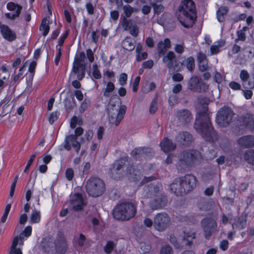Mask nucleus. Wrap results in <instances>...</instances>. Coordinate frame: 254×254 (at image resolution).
I'll use <instances>...</instances> for the list:
<instances>
[{
	"instance_id": "1",
	"label": "nucleus",
	"mask_w": 254,
	"mask_h": 254,
	"mask_svg": "<svg viewBox=\"0 0 254 254\" xmlns=\"http://www.w3.org/2000/svg\"><path fill=\"white\" fill-rule=\"evenodd\" d=\"M194 128L207 141L213 142L217 139V133L212 127L209 113L205 106L196 114Z\"/></svg>"
},
{
	"instance_id": "2",
	"label": "nucleus",
	"mask_w": 254,
	"mask_h": 254,
	"mask_svg": "<svg viewBox=\"0 0 254 254\" xmlns=\"http://www.w3.org/2000/svg\"><path fill=\"white\" fill-rule=\"evenodd\" d=\"M178 19L186 28L191 27L196 18L195 4L192 0H182L178 8Z\"/></svg>"
},
{
	"instance_id": "3",
	"label": "nucleus",
	"mask_w": 254,
	"mask_h": 254,
	"mask_svg": "<svg viewBox=\"0 0 254 254\" xmlns=\"http://www.w3.org/2000/svg\"><path fill=\"white\" fill-rule=\"evenodd\" d=\"M200 153L196 150H188L179 155L178 169L182 171L198 163L201 159Z\"/></svg>"
},
{
	"instance_id": "4",
	"label": "nucleus",
	"mask_w": 254,
	"mask_h": 254,
	"mask_svg": "<svg viewBox=\"0 0 254 254\" xmlns=\"http://www.w3.org/2000/svg\"><path fill=\"white\" fill-rule=\"evenodd\" d=\"M126 110V106L122 105L121 102H114L112 98L107 107L109 123L112 125L118 126L124 118Z\"/></svg>"
},
{
	"instance_id": "5",
	"label": "nucleus",
	"mask_w": 254,
	"mask_h": 254,
	"mask_svg": "<svg viewBox=\"0 0 254 254\" xmlns=\"http://www.w3.org/2000/svg\"><path fill=\"white\" fill-rule=\"evenodd\" d=\"M136 212V207L133 203L125 202L117 205L115 208L113 215L117 220L127 221L133 218Z\"/></svg>"
},
{
	"instance_id": "6",
	"label": "nucleus",
	"mask_w": 254,
	"mask_h": 254,
	"mask_svg": "<svg viewBox=\"0 0 254 254\" xmlns=\"http://www.w3.org/2000/svg\"><path fill=\"white\" fill-rule=\"evenodd\" d=\"M86 190L90 195L98 197L105 190L104 183L98 178H91L87 182Z\"/></svg>"
},
{
	"instance_id": "7",
	"label": "nucleus",
	"mask_w": 254,
	"mask_h": 254,
	"mask_svg": "<svg viewBox=\"0 0 254 254\" xmlns=\"http://www.w3.org/2000/svg\"><path fill=\"white\" fill-rule=\"evenodd\" d=\"M234 113L229 107L221 108L216 116V123L221 127H227L232 122Z\"/></svg>"
},
{
	"instance_id": "8",
	"label": "nucleus",
	"mask_w": 254,
	"mask_h": 254,
	"mask_svg": "<svg viewBox=\"0 0 254 254\" xmlns=\"http://www.w3.org/2000/svg\"><path fill=\"white\" fill-rule=\"evenodd\" d=\"M162 62L166 64L170 72L180 71L184 67L183 63L176 59V55L172 51H169L163 57Z\"/></svg>"
},
{
	"instance_id": "9",
	"label": "nucleus",
	"mask_w": 254,
	"mask_h": 254,
	"mask_svg": "<svg viewBox=\"0 0 254 254\" xmlns=\"http://www.w3.org/2000/svg\"><path fill=\"white\" fill-rule=\"evenodd\" d=\"M187 85L189 89L194 92H204L208 89V85L200 77L196 75H193L190 78Z\"/></svg>"
},
{
	"instance_id": "10",
	"label": "nucleus",
	"mask_w": 254,
	"mask_h": 254,
	"mask_svg": "<svg viewBox=\"0 0 254 254\" xmlns=\"http://www.w3.org/2000/svg\"><path fill=\"white\" fill-rule=\"evenodd\" d=\"M170 218L166 213H159L154 218L153 226L154 228L158 231H164L169 225Z\"/></svg>"
},
{
	"instance_id": "11",
	"label": "nucleus",
	"mask_w": 254,
	"mask_h": 254,
	"mask_svg": "<svg viewBox=\"0 0 254 254\" xmlns=\"http://www.w3.org/2000/svg\"><path fill=\"white\" fill-rule=\"evenodd\" d=\"M201 226L204 232V237L209 239L210 237L217 232L216 222L210 218H205L201 221Z\"/></svg>"
},
{
	"instance_id": "12",
	"label": "nucleus",
	"mask_w": 254,
	"mask_h": 254,
	"mask_svg": "<svg viewBox=\"0 0 254 254\" xmlns=\"http://www.w3.org/2000/svg\"><path fill=\"white\" fill-rule=\"evenodd\" d=\"M175 116L180 124L183 126H187L190 124L193 119L191 112L187 109L177 110Z\"/></svg>"
},
{
	"instance_id": "13",
	"label": "nucleus",
	"mask_w": 254,
	"mask_h": 254,
	"mask_svg": "<svg viewBox=\"0 0 254 254\" xmlns=\"http://www.w3.org/2000/svg\"><path fill=\"white\" fill-rule=\"evenodd\" d=\"M131 155L136 160L150 158L154 155L153 150L150 147H138L131 151Z\"/></svg>"
},
{
	"instance_id": "14",
	"label": "nucleus",
	"mask_w": 254,
	"mask_h": 254,
	"mask_svg": "<svg viewBox=\"0 0 254 254\" xmlns=\"http://www.w3.org/2000/svg\"><path fill=\"white\" fill-rule=\"evenodd\" d=\"M55 246L57 252L61 254H64L68 248L67 241L64 234L59 232L57 235L56 239L55 241Z\"/></svg>"
},
{
	"instance_id": "15",
	"label": "nucleus",
	"mask_w": 254,
	"mask_h": 254,
	"mask_svg": "<svg viewBox=\"0 0 254 254\" xmlns=\"http://www.w3.org/2000/svg\"><path fill=\"white\" fill-rule=\"evenodd\" d=\"M63 146L67 151L70 150L71 146L75 149L76 152H78L81 147L80 143L77 141L76 136L70 134L66 136L64 140Z\"/></svg>"
},
{
	"instance_id": "16",
	"label": "nucleus",
	"mask_w": 254,
	"mask_h": 254,
	"mask_svg": "<svg viewBox=\"0 0 254 254\" xmlns=\"http://www.w3.org/2000/svg\"><path fill=\"white\" fill-rule=\"evenodd\" d=\"M179 178L183 181L182 184L187 193L191 191L195 187L196 180L193 175L188 174Z\"/></svg>"
},
{
	"instance_id": "17",
	"label": "nucleus",
	"mask_w": 254,
	"mask_h": 254,
	"mask_svg": "<svg viewBox=\"0 0 254 254\" xmlns=\"http://www.w3.org/2000/svg\"><path fill=\"white\" fill-rule=\"evenodd\" d=\"M7 9L12 12L6 13L5 16L11 20L14 19L19 16L22 10V6L19 4H15L13 2H9L6 5Z\"/></svg>"
},
{
	"instance_id": "18",
	"label": "nucleus",
	"mask_w": 254,
	"mask_h": 254,
	"mask_svg": "<svg viewBox=\"0 0 254 254\" xmlns=\"http://www.w3.org/2000/svg\"><path fill=\"white\" fill-rule=\"evenodd\" d=\"M167 197L164 195H160L150 201V206L152 210L161 209L167 205Z\"/></svg>"
},
{
	"instance_id": "19",
	"label": "nucleus",
	"mask_w": 254,
	"mask_h": 254,
	"mask_svg": "<svg viewBox=\"0 0 254 254\" xmlns=\"http://www.w3.org/2000/svg\"><path fill=\"white\" fill-rule=\"evenodd\" d=\"M175 139L178 143L184 146L189 145L193 140L192 135L188 131L180 132L176 136Z\"/></svg>"
},
{
	"instance_id": "20",
	"label": "nucleus",
	"mask_w": 254,
	"mask_h": 254,
	"mask_svg": "<svg viewBox=\"0 0 254 254\" xmlns=\"http://www.w3.org/2000/svg\"><path fill=\"white\" fill-rule=\"evenodd\" d=\"M183 181L179 178H176L170 186V189L177 195H183L187 193L182 184Z\"/></svg>"
},
{
	"instance_id": "21",
	"label": "nucleus",
	"mask_w": 254,
	"mask_h": 254,
	"mask_svg": "<svg viewBox=\"0 0 254 254\" xmlns=\"http://www.w3.org/2000/svg\"><path fill=\"white\" fill-rule=\"evenodd\" d=\"M71 204L73 210L78 211L82 210L83 207L86 205V203L83 201L81 194L76 193L71 200Z\"/></svg>"
},
{
	"instance_id": "22",
	"label": "nucleus",
	"mask_w": 254,
	"mask_h": 254,
	"mask_svg": "<svg viewBox=\"0 0 254 254\" xmlns=\"http://www.w3.org/2000/svg\"><path fill=\"white\" fill-rule=\"evenodd\" d=\"M239 121L251 130H254V115L247 114L239 117Z\"/></svg>"
},
{
	"instance_id": "23",
	"label": "nucleus",
	"mask_w": 254,
	"mask_h": 254,
	"mask_svg": "<svg viewBox=\"0 0 254 254\" xmlns=\"http://www.w3.org/2000/svg\"><path fill=\"white\" fill-rule=\"evenodd\" d=\"M116 165H119L118 170H122L123 172H127L131 174L133 171L132 166L129 163L127 158H122L116 161L112 166H115Z\"/></svg>"
},
{
	"instance_id": "24",
	"label": "nucleus",
	"mask_w": 254,
	"mask_h": 254,
	"mask_svg": "<svg viewBox=\"0 0 254 254\" xmlns=\"http://www.w3.org/2000/svg\"><path fill=\"white\" fill-rule=\"evenodd\" d=\"M171 44L170 39L166 38L164 40L161 41L157 44V50L159 56H165L167 49L171 48Z\"/></svg>"
},
{
	"instance_id": "25",
	"label": "nucleus",
	"mask_w": 254,
	"mask_h": 254,
	"mask_svg": "<svg viewBox=\"0 0 254 254\" xmlns=\"http://www.w3.org/2000/svg\"><path fill=\"white\" fill-rule=\"evenodd\" d=\"M239 144L245 148L254 146V136L245 135L240 137L238 140Z\"/></svg>"
},
{
	"instance_id": "26",
	"label": "nucleus",
	"mask_w": 254,
	"mask_h": 254,
	"mask_svg": "<svg viewBox=\"0 0 254 254\" xmlns=\"http://www.w3.org/2000/svg\"><path fill=\"white\" fill-rule=\"evenodd\" d=\"M1 33L3 37L6 40L9 41H12L14 40L16 38L15 33L12 31L7 26H1Z\"/></svg>"
},
{
	"instance_id": "27",
	"label": "nucleus",
	"mask_w": 254,
	"mask_h": 254,
	"mask_svg": "<svg viewBox=\"0 0 254 254\" xmlns=\"http://www.w3.org/2000/svg\"><path fill=\"white\" fill-rule=\"evenodd\" d=\"M159 187L158 184L151 183L144 189L145 195L147 197L156 196L159 191Z\"/></svg>"
},
{
	"instance_id": "28",
	"label": "nucleus",
	"mask_w": 254,
	"mask_h": 254,
	"mask_svg": "<svg viewBox=\"0 0 254 254\" xmlns=\"http://www.w3.org/2000/svg\"><path fill=\"white\" fill-rule=\"evenodd\" d=\"M160 146L161 149L165 152L173 151L176 147V145L171 140L167 138H164V139L160 142Z\"/></svg>"
},
{
	"instance_id": "29",
	"label": "nucleus",
	"mask_w": 254,
	"mask_h": 254,
	"mask_svg": "<svg viewBox=\"0 0 254 254\" xmlns=\"http://www.w3.org/2000/svg\"><path fill=\"white\" fill-rule=\"evenodd\" d=\"M72 71L77 75L78 80H82L85 74V64H73Z\"/></svg>"
},
{
	"instance_id": "30",
	"label": "nucleus",
	"mask_w": 254,
	"mask_h": 254,
	"mask_svg": "<svg viewBox=\"0 0 254 254\" xmlns=\"http://www.w3.org/2000/svg\"><path fill=\"white\" fill-rule=\"evenodd\" d=\"M119 165H116L115 166H112L110 168V174L111 177L115 180H120L125 175L129 174L127 172H123L122 170H118Z\"/></svg>"
},
{
	"instance_id": "31",
	"label": "nucleus",
	"mask_w": 254,
	"mask_h": 254,
	"mask_svg": "<svg viewBox=\"0 0 254 254\" xmlns=\"http://www.w3.org/2000/svg\"><path fill=\"white\" fill-rule=\"evenodd\" d=\"M135 41L130 37H126L122 42V47L128 51H132L135 48Z\"/></svg>"
},
{
	"instance_id": "32",
	"label": "nucleus",
	"mask_w": 254,
	"mask_h": 254,
	"mask_svg": "<svg viewBox=\"0 0 254 254\" xmlns=\"http://www.w3.org/2000/svg\"><path fill=\"white\" fill-rule=\"evenodd\" d=\"M247 214L246 213H242L239 217L237 218V221L234 224H233V227L234 225L237 226L239 229H243L245 228L247 223Z\"/></svg>"
},
{
	"instance_id": "33",
	"label": "nucleus",
	"mask_w": 254,
	"mask_h": 254,
	"mask_svg": "<svg viewBox=\"0 0 254 254\" xmlns=\"http://www.w3.org/2000/svg\"><path fill=\"white\" fill-rule=\"evenodd\" d=\"M18 243V236H16L13 240L12 245L10 247L9 254H22L21 250L19 248H16Z\"/></svg>"
},
{
	"instance_id": "34",
	"label": "nucleus",
	"mask_w": 254,
	"mask_h": 254,
	"mask_svg": "<svg viewBox=\"0 0 254 254\" xmlns=\"http://www.w3.org/2000/svg\"><path fill=\"white\" fill-rule=\"evenodd\" d=\"M49 24V21L46 18L43 19L40 27V30L42 31V34L44 37L47 35L50 30Z\"/></svg>"
},
{
	"instance_id": "35",
	"label": "nucleus",
	"mask_w": 254,
	"mask_h": 254,
	"mask_svg": "<svg viewBox=\"0 0 254 254\" xmlns=\"http://www.w3.org/2000/svg\"><path fill=\"white\" fill-rule=\"evenodd\" d=\"M150 5L153 7V12L155 15H159L164 11V6L161 3L158 2H150Z\"/></svg>"
},
{
	"instance_id": "36",
	"label": "nucleus",
	"mask_w": 254,
	"mask_h": 254,
	"mask_svg": "<svg viewBox=\"0 0 254 254\" xmlns=\"http://www.w3.org/2000/svg\"><path fill=\"white\" fill-rule=\"evenodd\" d=\"M123 10L125 14L124 17H126V18L130 17L132 13L137 12L138 11V9L137 8L132 7L129 4L123 6Z\"/></svg>"
},
{
	"instance_id": "37",
	"label": "nucleus",
	"mask_w": 254,
	"mask_h": 254,
	"mask_svg": "<svg viewBox=\"0 0 254 254\" xmlns=\"http://www.w3.org/2000/svg\"><path fill=\"white\" fill-rule=\"evenodd\" d=\"M244 158L249 164L254 165V150H249L245 152Z\"/></svg>"
},
{
	"instance_id": "38",
	"label": "nucleus",
	"mask_w": 254,
	"mask_h": 254,
	"mask_svg": "<svg viewBox=\"0 0 254 254\" xmlns=\"http://www.w3.org/2000/svg\"><path fill=\"white\" fill-rule=\"evenodd\" d=\"M228 12L227 7H221L217 11V19L219 22H223L225 19V16Z\"/></svg>"
},
{
	"instance_id": "39",
	"label": "nucleus",
	"mask_w": 254,
	"mask_h": 254,
	"mask_svg": "<svg viewBox=\"0 0 254 254\" xmlns=\"http://www.w3.org/2000/svg\"><path fill=\"white\" fill-rule=\"evenodd\" d=\"M115 89L114 84L112 82H109L106 86V88L104 89L103 95L105 97H109L111 95V93Z\"/></svg>"
},
{
	"instance_id": "40",
	"label": "nucleus",
	"mask_w": 254,
	"mask_h": 254,
	"mask_svg": "<svg viewBox=\"0 0 254 254\" xmlns=\"http://www.w3.org/2000/svg\"><path fill=\"white\" fill-rule=\"evenodd\" d=\"M186 67L188 70L192 71L195 67L194 59L192 57H189L186 60Z\"/></svg>"
},
{
	"instance_id": "41",
	"label": "nucleus",
	"mask_w": 254,
	"mask_h": 254,
	"mask_svg": "<svg viewBox=\"0 0 254 254\" xmlns=\"http://www.w3.org/2000/svg\"><path fill=\"white\" fill-rule=\"evenodd\" d=\"M85 54L84 52H81L79 53L78 57H75L74 58L73 64H85Z\"/></svg>"
},
{
	"instance_id": "42",
	"label": "nucleus",
	"mask_w": 254,
	"mask_h": 254,
	"mask_svg": "<svg viewBox=\"0 0 254 254\" xmlns=\"http://www.w3.org/2000/svg\"><path fill=\"white\" fill-rule=\"evenodd\" d=\"M240 78L244 83V86L245 88H251V85L249 87L247 86L246 85V82L249 78V74L246 70H243L241 71L240 73Z\"/></svg>"
},
{
	"instance_id": "43",
	"label": "nucleus",
	"mask_w": 254,
	"mask_h": 254,
	"mask_svg": "<svg viewBox=\"0 0 254 254\" xmlns=\"http://www.w3.org/2000/svg\"><path fill=\"white\" fill-rule=\"evenodd\" d=\"M116 246L115 243L112 241H108L106 246L104 247V249L105 252L107 254H110L113 251Z\"/></svg>"
},
{
	"instance_id": "44",
	"label": "nucleus",
	"mask_w": 254,
	"mask_h": 254,
	"mask_svg": "<svg viewBox=\"0 0 254 254\" xmlns=\"http://www.w3.org/2000/svg\"><path fill=\"white\" fill-rule=\"evenodd\" d=\"M30 220L32 223H38L40 220V213L37 210L34 211L31 214Z\"/></svg>"
},
{
	"instance_id": "45",
	"label": "nucleus",
	"mask_w": 254,
	"mask_h": 254,
	"mask_svg": "<svg viewBox=\"0 0 254 254\" xmlns=\"http://www.w3.org/2000/svg\"><path fill=\"white\" fill-rule=\"evenodd\" d=\"M133 25L132 20L127 19L126 17H124L123 19V26L125 30H128L129 27H131Z\"/></svg>"
},
{
	"instance_id": "46",
	"label": "nucleus",
	"mask_w": 254,
	"mask_h": 254,
	"mask_svg": "<svg viewBox=\"0 0 254 254\" xmlns=\"http://www.w3.org/2000/svg\"><path fill=\"white\" fill-rule=\"evenodd\" d=\"M194 238H195L194 233H186L185 232L184 240H186L188 242L186 244V245L190 246L192 244L191 240L193 239H194Z\"/></svg>"
},
{
	"instance_id": "47",
	"label": "nucleus",
	"mask_w": 254,
	"mask_h": 254,
	"mask_svg": "<svg viewBox=\"0 0 254 254\" xmlns=\"http://www.w3.org/2000/svg\"><path fill=\"white\" fill-rule=\"evenodd\" d=\"M199 70L201 72L207 70L209 68L208 65V61H203L198 63Z\"/></svg>"
},
{
	"instance_id": "48",
	"label": "nucleus",
	"mask_w": 254,
	"mask_h": 254,
	"mask_svg": "<svg viewBox=\"0 0 254 254\" xmlns=\"http://www.w3.org/2000/svg\"><path fill=\"white\" fill-rule=\"evenodd\" d=\"M160 254H173V252L170 246L166 245L162 248Z\"/></svg>"
},
{
	"instance_id": "49",
	"label": "nucleus",
	"mask_w": 254,
	"mask_h": 254,
	"mask_svg": "<svg viewBox=\"0 0 254 254\" xmlns=\"http://www.w3.org/2000/svg\"><path fill=\"white\" fill-rule=\"evenodd\" d=\"M38 153L36 152V154L31 155V156L30 157L29 160H28L27 165L26 166L24 170V173H28L29 168H30V166L31 165V164H32V163L36 156V154H38Z\"/></svg>"
},
{
	"instance_id": "50",
	"label": "nucleus",
	"mask_w": 254,
	"mask_h": 254,
	"mask_svg": "<svg viewBox=\"0 0 254 254\" xmlns=\"http://www.w3.org/2000/svg\"><path fill=\"white\" fill-rule=\"evenodd\" d=\"M238 38L235 40V42L238 43L239 40L244 41L246 40V35L243 30L237 31Z\"/></svg>"
},
{
	"instance_id": "51",
	"label": "nucleus",
	"mask_w": 254,
	"mask_h": 254,
	"mask_svg": "<svg viewBox=\"0 0 254 254\" xmlns=\"http://www.w3.org/2000/svg\"><path fill=\"white\" fill-rule=\"evenodd\" d=\"M130 34L133 37H136L138 36L139 30L136 25H133L131 27H129L128 29Z\"/></svg>"
},
{
	"instance_id": "52",
	"label": "nucleus",
	"mask_w": 254,
	"mask_h": 254,
	"mask_svg": "<svg viewBox=\"0 0 254 254\" xmlns=\"http://www.w3.org/2000/svg\"><path fill=\"white\" fill-rule=\"evenodd\" d=\"M157 99H154L151 102L150 108H149V112L151 114H154L155 112L157 111Z\"/></svg>"
},
{
	"instance_id": "53",
	"label": "nucleus",
	"mask_w": 254,
	"mask_h": 254,
	"mask_svg": "<svg viewBox=\"0 0 254 254\" xmlns=\"http://www.w3.org/2000/svg\"><path fill=\"white\" fill-rule=\"evenodd\" d=\"M172 78L174 82H181L183 80L184 76L180 73H176L173 74Z\"/></svg>"
},
{
	"instance_id": "54",
	"label": "nucleus",
	"mask_w": 254,
	"mask_h": 254,
	"mask_svg": "<svg viewBox=\"0 0 254 254\" xmlns=\"http://www.w3.org/2000/svg\"><path fill=\"white\" fill-rule=\"evenodd\" d=\"M93 75L95 78L96 79H100L101 77V74L98 69V67L97 64H94L93 66Z\"/></svg>"
},
{
	"instance_id": "55",
	"label": "nucleus",
	"mask_w": 254,
	"mask_h": 254,
	"mask_svg": "<svg viewBox=\"0 0 254 254\" xmlns=\"http://www.w3.org/2000/svg\"><path fill=\"white\" fill-rule=\"evenodd\" d=\"M86 240V238L84 235L82 234H80L79 236V238L77 240V243L79 247H82L84 245V242Z\"/></svg>"
},
{
	"instance_id": "56",
	"label": "nucleus",
	"mask_w": 254,
	"mask_h": 254,
	"mask_svg": "<svg viewBox=\"0 0 254 254\" xmlns=\"http://www.w3.org/2000/svg\"><path fill=\"white\" fill-rule=\"evenodd\" d=\"M196 57L198 63L202 62L203 61H208L206 55L201 52L197 53Z\"/></svg>"
},
{
	"instance_id": "57",
	"label": "nucleus",
	"mask_w": 254,
	"mask_h": 254,
	"mask_svg": "<svg viewBox=\"0 0 254 254\" xmlns=\"http://www.w3.org/2000/svg\"><path fill=\"white\" fill-rule=\"evenodd\" d=\"M127 74L125 73H122L120 74L119 82L121 85H124L127 83Z\"/></svg>"
},
{
	"instance_id": "58",
	"label": "nucleus",
	"mask_w": 254,
	"mask_h": 254,
	"mask_svg": "<svg viewBox=\"0 0 254 254\" xmlns=\"http://www.w3.org/2000/svg\"><path fill=\"white\" fill-rule=\"evenodd\" d=\"M140 79V78L139 76H137L134 79V80L133 83V86H132V90L134 92H136L138 89V87L139 85Z\"/></svg>"
},
{
	"instance_id": "59",
	"label": "nucleus",
	"mask_w": 254,
	"mask_h": 254,
	"mask_svg": "<svg viewBox=\"0 0 254 254\" xmlns=\"http://www.w3.org/2000/svg\"><path fill=\"white\" fill-rule=\"evenodd\" d=\"M32 231V228L31 226H27L24 230V231L20 234L24 237L25 236L28 237L31 235Z\"/></svg>"
},
{
	"instance_id": "60",
	"label": "nucleus",
	"mask_w": 254,
	"mask_h": 254,
	"mask_svg": "<svg viewBox=\"0 0 254 254\" xmlns=\"http://www.w3.org/2000/svg\"><path fill=\"white\" fill-rule=\"evenodd\" d=\"M89 107V103L85 100L82 102L79 108V111L81 113H83Z\"/></svg>"
},
{
	"instance_id": "61",
	"label": "nucleus",
	"mask_w": 254,
	"mask_h": 254,
	"mask_svg": "<svg viewBox=\"0 0 254 254\" xmlns=\"http://www.w3.org/2000/svg\"><path fill=\"white\" fill-rule=\"evenodd\" d=\"M151 7L152 6L150 5H143L142 6V7L141 8L142 13L145 15L148 14L151 11Z\"/></svg>"
},
{
	"instance_id": "62",
	"label": "nucleus",
	"mask_w": 254,
	"mask_h": 254,
	"mask_svg": "<svg viewBox=\"0 0 254 254\" xmlns=\"http://www.w3.org/2000/svg\"><path fill=\"white\" fill-rule=\"evenodd\" d=\"M59 113L57 112L52 113L49 117V121L51 124H52L58 119Z\"/></svg>"
},
{
	"instance_id": "63",
	"label": "nucleus",
	"mask_w": 254,
	"mask_h": 254,
	"mask_svg": "<svg viewBox=\"0 0 254 254\" xmlns=\"http://www.w3.org/2000/svg\"><path fill=\"white\" fill-rule=\"evenodd\" d=\"M73 170L71 168H68L66 170V177L68 180H71L73 177Z\"/></svg>"
},
{
	"instance_id": "64",
	"label": "nucleus",
	"mask_w": 254,
	"mask_h": 254,
	"mask_svg": "<svg viewBox=\"0 0 254 254\" xmlns=\"http://www.w3.org/2000/svg\"><path fill=\"white\" fill-rule=\"evenodd\" d=\"M147 57V53L146 52H142L140 54H137L136 55V60L137 61H141L143 60H145Z\"/></svg>"
}]
</instances>
